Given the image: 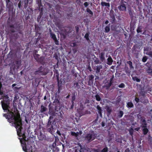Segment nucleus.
I'll list each match as a JSON object with an SVG mask.
<instances>
[{
    "label": "nucleus",
    "instance_id": "1",
    "mask_svg": "<svg viewBox=\"0 0 152 152\" xmlns=\"http://www.w3.org/2000/svg\"><path fill=\"white\" fill-rule=\"evenodd\" d=\"M2 107L4 110L8 111L7 113L4 114L3 116L7 119L8 121L10 123L14 122L18 134H21V129L22 128L21 119L17 108L14 106L10 110L8 108L9 107L7 104L5 103H2Z\"/></svg>",
    "mask_w": 152,
    "mask_h": 152
},
{
    "label": "nucleus",
    "instance_id": "2",
    "mask_svg": "<svg viewBox=\"0 0 152 152\" xmlns=\"http://www.w3.org/2000/svg\"><path fill=\"white\" fill-rule=\"evenodd\" d=\"M23 138L24 140V142L23 143L21 142V144L22 145V148L23 150L26 152L28 151V152H32L33 151L32 150V147L31 145L32 142L30 141H27L26 140V137H24Z\"/></svg>",
    "mask_w": 152,
    "mask_h": 152
},
{
    "label": "nucleus",
    "instance_id": "3",
    "mask_svg": "<svg viewBox=\"0 0 152 152\" xmlns=\"http://www.w3.org/2000/svg\"><path fill=\"white\" fill-rule=\"evenodd\" d=\"M48 72V69L47 68L41 66L34 72V74L36 75L45 76Z\"/></svg>",
    "mask_w": 152,
    "mask_h": 152
},
{
    "label": "nucleus",
    "instance_id": "4",
    "mask_svg": "<svg viewBox=\"0 0 152 152\" xmlns=\"http://www.w3.org/2000/svg\"><path fill=\"white\" fill-rule=\"evenodd\" d=\"M8 14L10 16L7 20L8 24H11L15 21V14L13 12V9L8 10Z\"/></svg>",
    "mask_w": 152,
    "mask_h": 152
},
{
    "label": "nucleus",
    "instance_id": "5",
    "mask_svg": "<svg viewBox=\"0 0 152 152\" xmlns=\"http://www.w3.org/2000/svg\"><path fill=\"white\" fill-rule=\"evenodd\" d=\"M6 6L8 10L13 9V4L10 0H6Z\"/></svg>",
    "mask_w": 152,
    "mask_h": 152
},
{
    "label": "nucleus",
    "instance_id": "6",
    "mask_svg": "<svg viewBox=\"0 0 152 152\" xmlns=\"http://www.w3.org/2000/svg\"><path fill=\"white\" fill-rule=\"evenodd\" d=\"M92 135L91 134H88L86 135V136L85 137V139L86 140H87L88 142H90L91 141L93 140L92 139Z\"/></svg>",
    "mask_w": 152,
    "mask_h": 152
},
{
    "label": "nucleus",
    "instance_id": "7",
    "mask_svg": "<svg viewBox=\"0 0 152 152\" xmlns=\"http://www.w3.org/2000/svg\"><path fill=\"white\" fill-rule=\"evenodd\" d=\"M54 104L56 105H60V102L59 100L57 98V96H56L55 98V99L53 102Z\"/></svg>",
    "mask_w": 152,
    "mask_h": 152
},
{
    "label": "nucleus",
    "instance_id": "8",
    "mask_svg": "<svg viewBox=\"0 0 152 152\" xmlns=\"http://www.w3.org/2000/svg\"><path fill=\"white\" fill-rule=\"evenodd\" d=\"M49 32L50 34V37L53 39V40L57 38L56 35L52 32V31L50 29H49Z\"/></svg>",
    "mask_w": 152,
    "mask_h": 152
},
{
    "label": "nucleus",
    "instance_id": "9",
    "mask_svg": "<svg viewBox=\"0 0 152 152\" xmlns=\"http://www.w3.org/2000/svg\"><path fill=\"white\" fill-rule=\"evenodd\" d=\"M21 62L20 60H17L15 62V63L16 64V66H15L17 69L19 68L20 66Z\"/></svg>",
    "mask_w": 152,
    "mask_h": 152
},
{
    "label": "nucleus",
    "instance_id": "10",
    "mask_svg": "<svg viewBox=\"0 0 152 152\" xmlns=\"http://www.w3.org/2000/svg\"><path fill=\"white\" fill-rule=\"evenodd\" d=\"M48 131L50 132L51 134H52L53 131V126H50L49 127L47 126Z\"/></svg>",
    "mask_w": 152,
    "mask_h": 152
},
{
    "label": "nucleus",
    "instance_id": "11",
    "mask_svg": "<svg viewBox=\"0 0 152 152\" xmlns=\"http://www.w3.org/2000/svg\"><path fill=\"white\" fill-rule=\"evenodd\" d=\"M45 57L43 56H41L39 58L37 62L40 63L41 64H42L44 62Z\"/></svg>",
    "mask_w": 152,
    "mask_h": 152
},
{
    "label": "nucleus",
    "instance_id": "12",
    "mask_svg": "<svg viewBox=\"0 0 152 152\" xmlns=\"http://www.w3.org/2000/svg\"><path fill=\"white\" fill-rule=\"evenodd\" d=\"M107 64L109 65H111L113 62V60L111 57H109L107 59Z\"/></svg>",
    "mask_w": 152,
    "mask_h": 152
},
{
    "label": "nucleus",
    "instance_id": "13",
    "mask_svg": "<svg viewBox=\"0 0 152 152\" xmlns=\"http://www.w3.org/2000/svg\"><path fill=\"white\" fill-rule=\"evenodd\" d=\"M141 126L143 128H145L146 127V124L145 120L144 119L141 120Z\"/></svg>",
    "mask_w": 152,
    "mask_h": 152
},
{
    "label": "nucleus",
    "instance_id": "14",
    "mask_svg": "<svg viewBox=\"0 0 152 152\" xmlns=\"http://www.w3.org/2000/svg\"><path fill=\"white\" fill-rule=\"evenodd\" d=\"M17 30L18 33L21 34H23V32L22 30V28H21V26H19L17 28Z\"/></svg>",
    "mask_w": 152,
    "mask_h": 152
},
{
    "label": "nucleus",
    "instance_id": "15",
    "mask_svg": "<svg viewBox=\"0 0 152 152\" xmlns=\"http://www.w3.org/2000/svg\"><path fill=\"white\" fill-rule=\"evenodd\" d=\"M47 110V108L44 106L43 105H42L41 106L40 111L41 113H43L44 112L46 111Z\"/></svg>",
    "mask_w": 152,
    "mask_h": 152
},
{
    "label": "nucleus",
    "instance_id": "16",
    "mask_svg": "<svg viewBox=\"0 0 152 152\" xmlns=\"http://www.w3.org/2000/svg\"><path fill=\"white\" fill-rule=\"evenodd\" d=\"M101 5L103 6H106L107 8H109L110 7V4L109 3H106L104 2H102L101 3Z\"/></svg>",
    "mask_w": 152,
    "mask_h": 152
},
{
    "label": "nucleus",
    "instance_id": "17",
    "mask_svg": "<svg viewBox=\"0 0 152 152\" xmlns=\"http://www.w3.org/2000/svg\"><path fill=\"white\" fill-rule=\"evenodd\" d=\"M119 9L122 11L125 10L126 9V7L124 4H121L118 7Z\"/></svg>",
    "mask_w": 152,
    "mask_h": 152
},
{
    "label": "nucleus",
    "instance_id": "18",
    "mask_svg": "<svg viewBox=\"0 0 152 152\" xmlns=\"http://www.w3.org/2000/svg\"><path fill=\"white\" fill-rule=\"evenodd\" d=\"M61 109L60 105H55V110L56 111L58 112Z\"/></svg>",
    "mask_w": 152,
    "mask_h": 152
},
{
    "label": "nucleus",
    "instance_id": "19",
    "mask_svg": "<svg viewBox=\"0 0 152 152\" xmlns=\"http://www.w3.org/2000/svg\"><path fill=\"white\" fill-rule=\"evenodd\" d=\"M89 34L87 33L84 36V38L86 39L88 42H90V40L89 38Z\"/></svg>",
    "mask_w": 152,
    "mask_h": 152
},
{
    "label": "nucleus",
    "instance_id": "20",
    "mask_svg": "<svg viewBox=\"0 0 152 152\" xmlns=\"http://www.w3.org/2000/svg\"><path fill=\"white\" fill-rule=\"evenodd\" d=\"M35 30L37 33H38L40 31L41 28L38 25H35Z\"/></svg>",
    "mask_w": 152,
    "mask_h": 152
},
{
    "label": "nucleus",
    "instance_id": "21",
    "mask_svg": "<svg viewBox=\"0 0 152 152\" xmlns=\"http://www.w3.org/2000/svg\"><path fill=\"white\" fill-rule=\"evenodd\" d=\"M64 30L63 33H62V34L64 36V37H65L66 35H67L69 33H70V32H69V31H68L67 29L65 28L64 29Z\"/></svg>",
    "mask_w": 152,
    "mask_h": 152
},
{
    "label": "nucleus",
    "instance_id": "22",
    "mask_svg": "<svg viewBox=\"0 0 152 152\" xmlns=\"http://www.w3.org/2000/svg\"><path fill=\"white\" fill-rule=\"evenodd\" d=\"M23 1H21V0L19 1V2L18 4V7L19 9H20L22 7Z\"/></svg>",
    "mask_w": 152,
    "mask_h": 152
},
{
    "label": "nucleus",
    "instance_id": "23",
    "mask_svg": "<svg viewBox=\"0 0 152 152\" xmlns=\"http://www.w3.org/2000/svg\"><path fill=\"white\" fill-rule=\"evenodd\" d=\"M33 56L35 59L37 61H38L40 55L38 54H33Z\"/></svg>",
    "mask_w": 152,
    "mask_h": 152
},
{
    "label": "nucleus",
    "instance_id": "24",
    "mask_svg": "<svg viewBox=\"0 0 152 152\" xmlns=\"http://www.w3.org/2000/svg\"><path fill=\"white\" fill-rule=\"evenodd\" d=\"M96 72H99L100 70L102 69V66L101 65L96 66Z\"/></svg>",
    "mask_w": 152,
    "mask_h": 152
},
{
    "label": "nucleus",
    "instance_id": "25",
    "mask_svg": "<svg viewBox=\"0 0 152 152\" xmlns=\"http://www.w3.org/2000/svg\"><path fill=\"white\" fill-rule=\"evenodd\" d=\"M29 2L28 0H25L24 1V7L25 9L27 8L28 6V4Z\"/></svg>",
    "mask_w": 152,
    "mask_h": 152
},
{
    "label": "nucleus",
    "instance_id": "26",
    "mask_svg": "<svg viewBox=\"0 0 152 152\" xmlns=\"http://www.w3.org/2000/svg\"><path fill=\"white\" fill-rule=\"evenodd\" d=\"M75 92H74L72 94V97L71 102H74V101L75 100Z\"/></svg>",
    "mask_w": 152,
    "mask_h": 152
},
{
    "label": "nucleus",
    "instance_id": "27",
    "mask_svg": "<svg viewBox=\"0 0 152 152\" xmlns=\"http://www.w3.org/2000/svg\"><path fill=\"white\" fill-rule=\"evenodd\" d=\"M97 108L98 110V113L101 116L102 113H101V109L100 107L99 106H97Z\"/></svg>",
    "mask_w": 152,
    "mask_h": 152
},
{
    "label": "nucleus",
    "instance_id": "28",
    "mask_svg": "<svg viewBox=\"0 0 152 152\" xmlns=\"http://www.w3.org/2000/svg\"><path fill=\"white\" fill-rule=\"evenodd\" d=\"M105 31L106 32H108L110 31V26H106L105 28Z\"/></svg>",
    "mask_w": 152,
    "mask_h": 152
},
{
    "label": "nucleus",
    "instance_id": "29",
    "mask_svg": "<svg viewBox=\"0 0 152 152\" xmlns=\"http://www.w3.org/2000/svg\"><path fill=\"white\" fill-rule=\"evenodd\" d=\"M127 105L128 107H131L133 106V104L132 102H129L127 104Z\"/></svg>",
    "mask_w": 152,
    "mask_h": 152
},
{
    "label": "nucleus",
    "instance_id": "30",
    "mask_svg": "<svg viewBox=\"0 0 152 152\" xmlns=\"http://www.w3.org/2000/svg\"><path fill=\"white\" fill-rule=\"evenodd\" d=\"M149 48L148 47H144V53L146 54V53L147 52H148V51L149 50Z\"/></svg>",
    "mask_w": 152,
    "mask_h": 152
},
{
    "label": "nucleus",
    "instance_id": "31",
    "mask_svg": "<svg viewBox=\"0 0 152 152\" xmlns=\"http://www.w3.org/2000/svg\"><path fill=\"white\" fill-rule=\"evenodd\" d=\"M143 131L144 134H147L148 132V129L146 128H144L143 129Z\"/></svg>",
    "mask_w": 152,
    "mask_h": 152
},
{
    "label": "nucleus",
    "instance_id": "32",
    "mask_svg": "<svg viewBox=\"0 0 152 152\" xmlns=\"http://www.w3.org/2000/svg\"><path fill=\"white\" fill-rule=\"evenodd\" d=\"M53 126L52 125V122L50 120H49L48 122V123L47 125V126L49 127L50 126Z\"/></svg>",
    "mask_w": 152,
    "mask_h": 152
},
{
    "label": "nucleus",
    "instance_id": "33",
    "mask_svg": "<svg viewBox=\"0 0 152 152\" xmlns=\"http://www.w3.org/2000/svg\"><path fill=\"white\" fill-rule=\"evenodd\" d=\"M96 99L98 101H100L101 100V98L98 94L96 95Z\"/></svg>",
    "mask_w": 152,
    "mask_h": 152
},
{
    "label": "nucleus",
    "instance_id": "34",
    "mask_svg": "<svg viewBox=\"0 0 152 152\" xmlns=\"http://www.w3.org/2000/svg\"><path fill=\"white\" fill-rule=\"evenodd\" d=\"M127 63L129 65L130 67L131 68H133L134 67L132 66V63L131 61H129L127 62Z\"/></svg>",
    "mask_w": 152,
    "mask_h": 152
},
{
    "label": "nucleus",
    "instance_id": "35",
    "mask_svg": "<svg viewBox=\"0 0 152 152\" xmlns=\"http://www.w3.org/2000/svg\"><path fill=\"white\" fill-rule=\"evenodd\" d=\"M53 40L54 41L56 45H59V42L57 39V38L55 39H54Z\"/></svg>",
    "mask_w": 152,
    "mask_h": 152
},
{
    "label": "nucleus",
    "instance_id": "36",
    "mask_svg": "<svg viewBox=\"0 0 152 152\" xmlns=\"http://www.w3.org/2000/svg\"><path fill=\"white\" fill-rule=\"evenodd\" d=\"M86 11L89 14L91 15H93V12L89 8H87L86 10Z\"/></svg>",
    "mask_w": 152,
    "mask_h": 152
},
{
    "label": "nucleus",
    "instance_id": "37",
    "mask_svg": "<svg viewBox=\"0 0 152 152\" xmlns=\"http://www.w3.org/2000/svg\"><path fill=\"white\" fill-rule=\"evenodd\" d=\"M75 29L76 33H78L79 31V27L78 25L76 26L75 27Z\"/></svg>",
    "mask_w": 152,
    "mask_h": 152
},
{
    "label": "nucleus",
    "instance_id": "38",
    "mask_svg": "<svg viewBox=\"0 0 152 152\" xmlns=\"http://www.w3.org/2000/svg\"><path fill=\"white\" fill-rule=\"evenodd\" d=\"M72 13L68 14L66 17L67 18V19H69L71 17H72Z\"/></svg>",
    "mask_w": 152,
    "mask_h": 152
},
{
    "label": "nucleus",
    "instance_id": "39",
    "mask_svg": "<svg viewBox=\"0 0 152 152\" xmlns=\"http://www.w3.org/2000/svg\"><path fill=\"white\" fill-rule=\"evenodd\" d=\"M146 54L147 55L150 56L151 57H152V51L147 52L146 53Z\"/></svg>",
    "mask_w": 152,
    "mask_h": 152
},
{
    "label": "nucleus",
    "instance_id": "40",
    "mask_svg": "<svg viewBox=\"0 0 152 152\" xmlns=\"http://www.w3.org/2000/svg\"><path fill=\"white\" fill-rule=\"evenodd\" d=\"M58 84V89H59V90L61 89V85H60V82H57Z\"/></svg>",
    "mask_w": 152,
    "mask_h": 152
},
{
    "label": "nucleus",
    "instance_id": "41",
    "mask_svg": "<svg viewBox=\"0 0 152 152\" xmlns=\"http://www.w3.org/2000/svg\"><path fill=\"white\" fill-rule=\"evenodd\" d=\"M104 54L102 53H101V56H100V58L102 61H103L104 58Z\"/></svg>",
    "mask_w": 152,
    "mask_h": 152
},
{
    "label": "nucleus",
    "instance_id": "42",
    "mask_svg": "<svg viewBox=\"0 0 152 152\" xmlns=\"http://www.w3.org/2000/svg\"><path fill=\"white\" fill-rule=\"evenodd\" d=\"M93 80H89L88 82V84L89 85L91 86V85L93 84Z\"/></svg>",
    "mask_w": 152,
    "mask_h": 152
},
{
    "label": "nucleus",
    "instance_id": "43",
    "mask_svg": "<svg viewBox=\"0 0 152 152\" xmlns=\"http://www.w3.org/2000/svg\"><path fill=\"white\" fill-rule=\"evenodd\" d=\"M125 85L124 83H121L119 85L118 87L120 88H124L125 87Z\"/></svg>",
    "mask_w": 152,
    "mask_h": 152
},
{
    "label": "nucleus",
    "instance_id": "44",
    "mask_svg": "<svg viewBox=\"0 0 152 152\" xmlns=\"http://www.w3.org/2000/svg\"><path fill=\"white\" fill-rule=\"evenodd\" d=\"M133 79L134 80L136 81L137 82H140V80L136 77L133 78Z\"/></svg>",
    "mask_w": 152,
    "mask_h": 152
},
{
    "label": "nucleus",
    "instance_id": "45",
    "mask_svg": "<svg viewBox=\"0 0 152 152\" xmlns=\"http://www.w3.org/2000/svg\"><path fill=\"white\" fill-rule=\"evenodd\" d=\"M147 58L146 56H144L143 57L142 59V61L143 62H145L147 60Z\"/></svg>",
    "mask_w": 152,
    "mask_h": 152
},
{
    "label": "nucleus",
    "instance_id": "46",
    "mask_svg": "<svg viewBox=\"0 0 152 152\" xmlns=\"http://www.w3.org/2000/svg\"><path fill=\"white\" fill-rule=\"evenodd\" d=\"M123 114V112L122 111H120L119 112V114L118 115V116L120 118H121L122 117Z\"/></svg>",
    "mask_w": 152,
    "mask_h": 152
},
{
    "label": "nucleus",
    "instance_id": "47",
    "mask_svg": "<svg viewBox=\"0 0 152 152\" xmlns=\"http://www.w3.org/2000/svg\"><path fill=\"white\" fill-rule=\"evenodd\" d=\"M12 53L11 51H10L8 54V57L12 58Z\"/></svg>",
    "mask_w": 152,
    "mask_h": 152
},
{
    "label": "nucleus",
    "instance_id": "48",
    "mask_svg": "<svg viewBox=\"0 0 152 152\" xmlns=\"http://www.w3.org/2000/svg\"><path fill=\"white\" fill-rule=\"evenodd\" d=\"M56 77L57 78V82H60L59 80V74H58V73H57V74L56 75Z\"/></svg>",
    "mask_w": 152,
    "mask_h": 152
},
{
    "label": "nucleus",
    "instance_id": "49",
    "mask_svg": "<svg viewBox=\"0 0 152 152\" xmlns=\"http://www.w3.org/2000/svg\"><path fill=\"white\" fill-rule=\"evenodd\" d=\"M42 135L40 134L39 136L38 137V138L39 140H43L44 137H42Z\"/></svg>",
    "mask_w": 152,
    "mask_h": 152
},
{
    "label": "nucleus",
    "instance_id": "50",
    "mask_svg": "<svg viewBox=\"0 0 152 152\" xmlns=\"http://www.w3.org/2000/svg\"><path fill=\"white\" fill-rule=\"evenodd\" d=\"M107 148H104L102 151V152H107Z\"/></svg>",
    "mask_w": 152,
    "mask_h": 152
},
{
    "label": "nucleus",
    "instance_id": "51",
    "mask_svg": "<svg viewBox=\"0 0 152 152\" xmlns=\"http://www.w3.org/2000/svg\"><path fill=\"white\" fill-rule=\"evenodd\" d=\"M9 31H10L12 33H13L15 32L14 28H10Z\"/></svg>",
    "mask_w": 152,
    "mask_h": 152
},
{
    "label": "nucleus",
    "instance_id": "52",
    "mask_svg": "<svg viewBox=\"0 0 152 152\" xmlns=\"http://www.w3.org/2000/svg\"><path fill=\"white\" fill-rule=\"evenodd\" d=\"M94 77L93 75H91L89 76V80H93Z\"/></svg>",
    "mask_w": 152,
    "mask_h": 152
},
{
    "label": "nucleus",
    "instance_id": "53",
    "mask_svg": "<svg viewBox=\"0 0 152 152\" xmlns=\"http://www.w3.org/2000/svg\"><path fill=\"white\" fill-rule=\"evenodd\" d=\"M9 27L10 28H15V26L13 24L9 25Z\"/></svg>",
    "mask_w": 152,
    "mask_h": 152
},
{
    "label": "nucleus",
    "instance_id": "54",
    "mask_svg": "<svg viewBox=\"0 0 152 152\" xmlns=\"http://www.w3.org/2000/svg\"><path fill=\"white\" fill-rule=\"evenodd\" d=\"M137 33H140L141 32V28L140 27L138 28L137 29Z\"/></svg>",
    "mask_w": 152,
    "mask_h": 152
},
{
    "label": "nucleus",
    "instance_id": "55",
    "mask_svg": "<svg viewBox=\"0 0 152 152\" xmlns=\"http://www.w3.org/2000/svg\"><path fill=\"white\" fill-rule=\"evenodd\" d=\"M84 6H85V7H87L88 6V2H86L84 3Z\"/></svg>",
    "mask_w": 152,
    "mask_h": 152
},
{
    "label": "nucleus",
    "instance_id": "56",
    "mask_svg": "<svg viewBox=\"0 0 152 152\" xmlns=\"http://www.w3.org/2000/svg\"><path fill=\"white\" fill-rule=\"evenodd\" d=\"M72 135L73 136H77V134L75 133V132H72Z\"/></svg>",
    "mask_w": 152,
    "mask_h": 152
},
{
    "label": "nucleus",
    "instance_id": "57",
    "mask_svg": "<svg viewBox=\"0 0 152 152\" xmlns=\"http://www.w3.org/2000/svg\"><path fill=\"white\" fill-rule=\"evenodd\" d=\"M72 102V105L71 106L70 109H73L74 106V102Z\"/></svg>",
    "mask_w": 152,
    "mask_h": 152
},
{
    "label": "nucleus",
    "instance_id": "58",
    "mask_svg": "<svg viewBox=\"0 0 152 152\" xmlns=\"http://www.w3.org/2000/svg\"><path fill=\"white\" fill-rule=\"evenodd\" d=\"M20 88V87L18 88V87H15L14 88V90H18V89H19Z\"/></svg>",
    "mask_w": 152,
    "mask_h": 152
},
{
    "label": "nucleus",
    "instance_id": "59",
    "mask_svg": "<svg viewBox=\"0 0 152 152\" xmlns=\"http://www.w3.org/2000/svg\"><path fill=\"white\" fill-rule=\"evenodd\" d=\"M43 8L42 7V8L41 9V10H40V15H42V12H43Z\"/></svg>",
    "mask_w": 152,
    "mask_h": 152
},
{
    "label": "nucleus",
    "instance_id": "60",
    "mask_svg": "<svg viewBox=\"0 0 152 152\" xmlns=\"http://www.w3.org/2000/svg\"><path fill=\"white\" fill-rule=\"evenodd\" d=\"M77 45L75 42L73 43L72 44V45H71L72 47H75Z\"/></svg>",
    "mask_w": 152,
    "mask_h": 152
},
{
    "label": "nucleus",
    "instance_id": "61",
    "mask_svg": "<svg viewBox=\"0 0 152 152\" xmlns=\"http://www.w3.org/2000/svg\"><path fill=\"white\" fill-rule=\"evenodd\" d=\"M135 100L137 103L139 101V99L137 98H136L135 99Z\"/></svg>",
    "mask_w": 152,
    "mask_h": 152
},
{
    "label": "nucleus",
    "instance_id": "62",
    "mask_svg": "<svg viewBox=\"0 0 152 152\" xmlns=\"http://www.w3.org/2000/svg\"><path fill=\"white\" fill-rule=\"evenodd\" d=\"M56 133L57 134H58L59 135L61 136V134L60 132L58 130H57V131L56 132Z\"/></svg>",
    "mask_w": 152,
    "mask_h": 152
},
{
    "label": "nucleus",
    "instance_id": "63",
    "mask_svg": "<svg viewBox=\"0 0 152 152\" xmlns=\"http://www.w3.org/2000/svg\"><path fill=\"white\" fill-rule=\"evenodd\" d=\"M38 53V51L37 50H35L33 52V54H37V53Z\"/></svg>",
    "mask_w": 152,
    "mask_h": 152
},
{
    "label": "nucleus",
    "instance_id": "64",
    "mask_svg": "<svg viewBox=\"0 0 152 152\" xmlns=\"http://www.w3.org/2000/svg\"><path fill=\"white\" fill-rule=\"evenodd\" d=\"M132 131H133V129H132V130L131 129H130L129 131V132L130 133V134H131V135H132V134H133V132H132Z\"/></svg>",
    "mask_w": 152,
    "mask_h": 152
}]
</instances>
